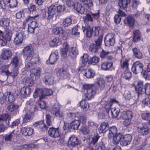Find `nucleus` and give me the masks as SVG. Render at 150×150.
<instances>
[{"label":"nucleus","mask_w":150,"mask_h":150,"mask_svg":"<svg viewBox=\"0 0 150 150\" xmlns=\"http://www.w3.org/2000/svg\"><path fill=\"white\" fill-rule=\"evenodd\" d=\"M33 96L34 98H36L38 96L39 97L38 106L41 109L47 110L46 101L43 100L47 96V88H36Z\"/></svg>","instance_id":"1"},{"label":"nucleus","mask_w":150,"mask_h":150,"mask_svg":"<svg viewBox=\"0 0 150 150\" xmlns=\"http://www.w3.org/2000/svg\"><path fill=\"white\" fill-rule=\"evenodd\" d=\"M12 35L13 32L10 29L5 30L4 34V33L3 35L0 38V43L1 46L6 45L7 42L11 40Z\"/></svg>","instance_id":"2"},{"label":"nucleus","mask_w":150,"mask_h":150,"mask_svg":"<svg viewBox=\"0 0 150 150\" xmlns=\"http://www.w3.org/2000/svg\"><path fill=\"white\" fill-rule=\"evenodd\" d=\"M33 49L32 45H27L23 50V55L27 60H31L34 55Z\"/></svg>","instance_id":"3"},{"label":"nucleus","mask_w":150,"mask_h":150,"mask_svg":"<svg viewBox=\"0 0 150 150\" xmlns=\"http://www.w3.org/2000/svg\"><path fill=\"white\" fill-rule=\"evenodd\" d=\"M144 65L143 63L139 61H137L132 64V71L133 73L137 74L142 73L143 70Z\"/></svg>","instance_id":"4"},{"label":"nucleus","mask_w":150,"mask_h":150,"mask_svg":"<svg viewBox=\"0 0 150 150\" xmlns=\"http://www.w3.org/2000/svg\"><path fill=\"white\" fill-rule=\"evenodd\" d=\"M19 105L14 103H11L7 106V109L11 114L15 116L19 113Z\"/></svg>","instance_id":"5"},{"label":"nucleus","mask_w":150,"mask_h":150,"mask_svg":"<svg viewBox=\"0 0 150 150\" xmlns=\"http://www.w3.org/2000/svg\"><path fill=\"white\" fill-rule=\"evenodd\" d=\"M115 35L112 33L107 34L105 38V43L106 46L108 47L114 45L115 43Z\"/></svg>","instance_id":"6"},{"label":"nucleus","mask_w":150,"mask_h":150,"mask_svg":"<svg viewBox=\"0 0 150 150\" xmlns=\"http://www.w3.org/2000/svg\"><path fill=\"white\" fill-rule=\"evenodd\" d=\"M20 96L25 98L29 97L32 92L31 89L28 86H24L20 88Z\"/></svg>","instance_id":"7"},{"label":"nucleus","mask_w":150,"mask_h":150,"mask_svg":"<svg viewBox=\"0 0 150 150\" xmlns=\"http://www.w3.org/2000/svg\"><path fill=\"white\" fill-rule=\"evenodd\" d=\"M12 55L11 50L8 49L3 48L2 50L1 56L3 60H8L11 58Z\"/></svg>","instance_id":"8"},{"label":"nucleus","mask_w":150,"mask_h":150,"mask_svg":"<svg viewBox=\"0 0 150 150\" xmlns=\"http://www.w3.org/2000/svg\"><path fill=\"white\" fill-rule=\"evenodd\" d=\"M57 75L63 79H67L69 76L68 71L64 67H62L58 70L57 72Z\"/></svg>","instance_id":"9"},{"label":"nucleus","mask_w":150,"mask_h":150,"mask_svg":"<svg viewBox=\"0 0 150 150\" xmlns=\"http://www.w3.org/2000/svg\"><path fill=\"white\" fill-rule=\"evenodd\" d=\"M34 132L33 129L28 127H22L21 131V133L25 136H30L34 133Z\"/></svg>","instance_id":"10"},{"label":"nucleus","mask_w":150,"mask_h":150,"mask_svg":"<svg viewBox=\"0 0 150 150\" xmlns=\"http://www.w3.org/2000/svg\"><path fill=\"white\" fill-rule=\"evenodd\" d=\"M82 30L84 33H85L86 37L90 38L93 34V30L92 27H90L88 24H86L85 25H82Z\"/></svg>","instance_id":"11"},{"label":"nucleus","mask_w":150,"mask_h":150,"mask_svg":"<svg viewBox=\"0 0 150 150\" xmlns=\"http://www.w3.org/2000/svg\"><path fill=\"white\" fill-rule=\"evenodd\" d=\"M33 126L35 127H37L40 130L43 132L47 129V126L45 124L44 120L35 122L33 124Z\"/></svg>","instance_id":"12"},{"label":"nucleus","mask_w":150,"mask_h":150,"mask_svg":"<svg viewBox=\"0 0 150 150\" xmlns=\"http://www.w3.org/2000/svg\"><path fill=\"white\" fill-rule=\"evenodd\" d=\"M60 107L59 104L58 103H56L53 106L52 110V113L54 115L56 116L59 117H62L63 115L60 112L59 110Z\"/></svg>","instance_id":"13"},{"label":"nucleus","mask_w":150,"mask_h":150,"mask_svg":"<svg viewBox=\"0 0 150 150\" xmlns=\"http://www.w3.org/2000/svg\"><path fill=\"white\" fill-rule=\"evenodd\" d=\"M132 139L131 135L127 134L123 136L122 141H121V145L123 146H127L130 143Z\"/></svg>","instance_id":"14"},{"label":"nucleus","mask_w":150,"mask_h":150,"mask_svg":"<svg viewBox=\"0 0 150 150\" xmlns=\"http://www.w3.org/2000/svg\"><path fill=\"white\" fill-rule=\"evenodd\" d=\"M30 76L29 77L33 81L37 80L40 78V70L33 69L32 71H30Z\"/></svg>","instance_id":"15"},{"label":"nucleus","mask_w":150,"mask_h":150,"mask_svg":"<svg viewBox=\"0 0 150 150\" xmlns=\"http://www.w3.org/2000/svg\"><path fill=\"white\" fill-rule=\"evenodd\" d=\"M69 143L73 147L80 144L81 141L79 140L77 137L74 135H72L69 139Z\"/></svg>","instance_id":"16"},{"label":"nucleus","mask_w":150,"mask_h":150,"mask_svg":"<svg viewBox=\"0 0 150 150\" xmlns=\"http://www.w3.org/2000/svg\"><path fill=\"white\" fill-rule=\"evenodd\" d=\"M10 23V19L8 18H2L0 20V26L4 28L5 30L9 29L8 28Z\"/></svg>","instance_id":"17"},{"label":"nucleus","mask_w":150,"mask_h":150,"mask_svg":"<svg viewBox=\"0 0 150 150\" xmlns=\"http://www.w3.org/2000/svg\"><path fill=\"white\" fill-rule=\"evenodd\" d=\"M23 39V36L22 33L21 32L17 33L14 40V42L15 45H17L21 44L22 43Z\"/></svg>","instance_id":"18"},{"label":"nucleus","mask_w":150,"mask_h":150,"mask_svg":"<svg viewBox=\"0 0 150 150\" xmlns=\"http://www.w3.org/2000/svg\"><path fill=\"white\" fill-rule=\"evenodd\" d=\"M48 134L51 137L54 138H57L60 135L59 130L53 127L50 128L48 131Z\"/></svg>","instance_id":"19"},{"label":"nucleus","mask_w":150,"mask_h":150,"mask_svg":"<svg viewBox=\"0 0 150 150\" xmlns=\"http://www.w3.org/2000/svg\"><path fill=\"white\" fill-rule=\"evenodd\" d=\"M133 116L132 112L130 111H124L121 112L120 117L123 119H132Z\"/></svg>","instance_id":"20"},{"label":"nucleus","mask_w":150,"mask_h":150,"mask_svg":"<svg viewBox=\"0 0 150 150\" xmlns=\"http://www.w3.org/2000/svg\"><path fill=\"white\" fill-rule=\"evenodd\" d=\"M33 115V113L30 111L28 110L26 112L25 114L23 117V120L22 123H27L31 119L32 116Z\"/></svg>","instance_id":"21"},{"label":"nucleus","mask_w":150,"mask_h":150,"mask_svg":"<svg viewBox=\"0 0 150 150\" xmlns=\"http://www.w3.org/2000/svg\"><path fill=\"white\" fill-rule=\"evenodd\" d=\"M133 56L138 59H141L142 57V54L139 49L138 47H135L132 48Z\"/></svg>","instance_id":"22"},{"label":"nucleus","mask_w":150,"mask_h":150,"mask_svg":"<svg viewBox=\"0 0 150 150\" xmlns=\"http://www.w3.org/2000/svg\"><path fill=\"white\" fill-rule=\"evenodd\" d=\"M83 96L84 100H89L92 99L95 95L96 92L93 90H89L88 91H86Z\"/></svg>","instance_id":"23"},{"label":"nucleus","mask_w":150,"mask_h":150,"mask_svg":"<svg viewBox=\"0 0 150 150\" xmlns=\"http://www.w3.org/2000/svg\"><path fill=\"white\" fill-rule=\"evenodd\" d=\"M73 7L78 13L81 14H83L85 12L84 8L82 6L80 3H75Z\"/></svg>","instance_id":"24"},{"label":"nucleus","mask_w":150,"mask_h":150,"mask_svg":"<svg viewBox=\"0 0 150 150\" xmlns=\"http://www.w3.org/2000/svg\"><path fill=\"white\" fill-rule=\"evenodd\" d=\"M129 60L125 59L122 60L120 62V68L122 71L129 69Z\"/></svg>","instance_id":"25"},{"label":"nucleus","mask_w":150,"mask_h":150,"mask_svg":"<svg viewBox=\"0 0 150 150\" xmlns=\"http://www.w3.org/2000/svg\"><path fill=\"white\" fill-rule=\"evenodd\" d=\"M109 125L107 123L103 122L101 124L98 130L100 133H105L108 129Z\"/></svg>","instance_id":"26"},{"label":"nucleus","mask_w":150,"mask_h":150,"mask_svg":"<svg viewBox=\"0 0 150 150\" xmlns=\"http://www.w3.org/2000/svg\"><path fill=\"white\" fill-rule=\"evenodd\" d=\"M109 133L108 134V137L111 139L115 135H116L117 132V129L116 127L112 126L108 128Z\"/></svg>","instance_id":"27"},{"label":"nucleus","mask_w":150,"mask_h":150,"mask_svg":"<svg viewBox=\"0 0 150 150\" xmlns=\"http://www.w3.org/2000/svg\"><path fill=\"white\" fill-rule=\"evenodd\" d=\"M83 74L88 78H93L95 75V72L92 69L88 68L86 71H83Z\"/></svg>","instance_id":"28"},{"label":"nucleus","mask_w":150,"mask_h":150,"mask_svg":"<svg viewBox=\"0 0 150 150\" xmlns=\"http://www.w3.org/2000/svg\"><path fill=\"white\" fill-rule=\"evenodd\" d=\"M134 18L130 16H127L124 20V23L130 27H132L134 25Z\"/></svg>","instance_id":"29"},{"label":"nucleus","mask_w":150,"mask_h":150,"mask_svg":"<svg viewBox=\"0 0 150 150\" xmlns=\"http://www.w3.org/2000/svg\"><path fill=\"white\" fill-rule=\"evenodd\" d=\"M121 76L124 79L129 80L132 76L131 73L129 71V69L122 71L121 73Z\"/></svg>","instance_id":"30"},{"label":"nucleus","mask_w":150,"mask_h":150,"mask_svg":"<svg viewBox=\"0 0 150 150\" xmlns=\"http://www.w3.org/2000/svg\"><path fill=\"white\" fill-rule=\"evenodd\" d=\"M69 46L68 43L66 42L64 43L63 47L61 49V54L64 57H65L67 55V53L69 50Z\"/></svg>","instance_id":"31"},{"label":"nucleus","mask_w":150,"mask_h":150,"mask_svg":"<svg viewBox=\"0 0 150 150\" xmlns=\"http://www.w3.org/2000/svg\"><path fill=\"white\" fill-rule=\"evenodd\" d=\"M39 16V15L38 14H35L34 15H30V16H28L26 17L23 21V25H25L28 22H29L30 23L33 20H36V19H35V18H37Z\"/></svg>","instance_id":"32"},{"label":"nucleus","mask_w":150,"mask_h":150,"mask_svg":"<svg viewBox=\"0 0 150 150\" xmlns=\"http://www.w3.org/2000/svg\"><path fill=\"white\" fill-rule=\"evenodd\" d=\"M30 61L31 60H27L26 59L25 66L24 69L26 71H30L31 70L32 71L33 69H35L33 68V63L30 62Z\"/></svg>","instance_id":"33"},{"label":"nucleus","mask_w":150,"mask_h":150,"mask_svg":"<svg viewBox=\"0 0 150 150\" xmlns=\"http://www.w3.org/2000/svg\"><path fill=\"white\" fill-rule=\"evenodd\" d=\"M56 9V6L53 5H52L49 7L48 10V17L49 19L53 18L54 14H55Z\"/></svg>","instance_id":"34"},{"label":"nucleus","mask_w":150,"mask_h":150,"mask_svg":"<svg viewBox=\"0 0 150 150\" xmlns=\"http://www.w3.org/2000/svg\"><path fill=\"white\" fill-rule=\"evenodd\" d=\"M113 142L114 144H117L120 142L121 144V141H122L123 135L119 133L118 134L115 135L114 136L112 137Z\"/></svg>","instance_id":"35"},{"label":"nucleus","mask_w":150,"mask_h":150,"mask_svg":"<svg viewBox=\"0 0 150 150\" xmlns=\"http://www.w3.org/2000/svg\"><path fill=\"white\" fill-rule=\"evenodd\" d=\"M130 2V0H119L118 4L120 8L124 9Z\"/></svg>","instance_id":"36"},{"label":"nucleus","mask_w":150,"mask_h":150,"mask_svg":"<svg viewBox=\"0 0 150 150\" xmlns=\"http://www.w3.org/2000/svg\"><path fill=\"white\" fill-rule=\"evenodd\" d=\"M143 81H140L138 82L135 89L136 92L139 94H141L142 92V90L143 89Z\"/></svg>","instance_id":"37"},{"label":"nucleus","mask_w":150,"mask_h":150,"mask_svg":"<svg viewBox=\"0 0 150 150\" xmlns=\"http://www.w3.org/2000/svg\"><path fill=\"white\" fill-rule=\"evenodd\" d=\"M138 132L142 135H144L147 134L149 131L148 127L146 125H144L141 127H138Z\"/></svg>","instance_id":"38"},{"label":"nucleus","mask_w":150,"mask_h":150,"mask_svg":"<svg viewBox=\"0 0 150 150\" xmlns=\"http://www.w3.org/2000/svg\"><path fill=\"white\" fill-rule=\"evenodd\" d=\"M80 125V121L79 120H75L70 123V127L74 130H76Z\"/></svg>","instance_id":"39"},{"label":"nucleus","mask_w":150,"mask_h":150,"mask_svg":"<svg viewBox=\"0 0 150 150\" xmlns=\"http://www.w3.org/2000/svg\"><path fill=\"white\" fill-rule=\"evenodd\" d=\"M141 38V35L139 30H136L133 32V41L137 42L139 41Z\"/></svg>","instance_id":"40"},{"label":"nucleus","mask_w":150,"mask_h":150,"mask_svg":"<svg viewBox=\"0 0 150 150\" xmlns=\"http://www.w3.org/2000/svg\"><path fill=\"white\" fill-rule=\"evenodd\" d=\"M58 58V56L55 53H52L49 58V60L50 64H53Z\"/></svg>","instance_id":"41"},{"label":"nucleus","mask_w":150,"mask_h":150,"mask_svg":"<svg viewBox=\"0 0 150 150\" xmlns=\"http://www.w3.org/2000/svg\"><path fill=\"white\" fill-rule=\"evenodd\" d=\"M17 3V0H6V3L7 4L8 7L10 8L16 7Z\"/></svg>","instance_id":"42"},{"label":"nucleus","mask_w":150,"mask_h":150,"mask_svg":"<svg viewBox=\"0 0 150 150\" xmlns=\"http://www.w3.org/2000/svg\"><path fill=\"white\" fill-rule=\"evenodd\" d=\"M111 116L112 118H116L118 116L120 112L118 108H111Z\"/></svg>","instance_id":"43"},{"label":"nucleus","mask_w":150,"mask_h":150,"mask_svg":"<svg viewBox=\"0 0 150 150\" xmlns=\"http://www.w3.org/2000/svg\"><path fill=\"white\" fill-rule=\"evenodd\" d=\"M95 84L98 87L103 89L105 87V81L101 79H97L96 80Z\"/></svg>","instance_id":"44"},{"label":"nucleus","mask_w":150,"mask_h":150,"mask_svg":"<svg viewBox=\"0 0 150 150\" xmlns=\"http://www.w3.org/2000/svg\"><path fill=\"white\" fill-rule=\"evenodd\" d=\"M112 66V63L111 62H105L103 63L101 65L102 69L105 70H109Z\"/></svg>","instance_id":"45"},{"label":"nucleus","mask_w":150,"mask_h":150,"mask_svg":"<svg viewBox=\"0 0 150 150\" xmlns=\"http://www.w3.org/2000/svg\"><path fill=\"white\" fill-rule=\"evenodd\" d=\"M36 7L35 5L33 4H30V7L28 8V13H29L30 15H34L36 14L37 12L36 10Z\"/></svg>","instance_id":"46"},{"label":"nucleus","mask_w":150,"mask_h":150,"mask_svg":"<svg viewBox=\"0 0 150 150\" xmlns=\"http://www.w3.org/2000/svg\"><path fill=\"white\" fill-rule=\"evenodd\" d=\"M7 96L6 93H0V104L3 105L4 104H7Z\"/></svg>","instance_id":"47"},{"label":"nucleus","mask_w":150,"mask_h":150,"mask_svg":"<svg viewBox=\"0 0 150 150\" xmlns=\"http://www.w3.org/2000/svg\"><path fill=\"white\" fill-rule=\"evenodd\" d=\"M6 96H7V104L8 103H14L13 101L15 100V99L13 93H11V92H8L6 93Z\"/></svg>","instance_id":"48"},{"label":"nucleus","mask_w":150,"mask_h":150,"mask_svg":"<svg viewBox=\"0 0 150 150\" xmlns=\"http://www.w3.org/2000/svg\"><path fill=\"white\" fill-rule=\"evenodd\" d=\"M52 32L56 35H62L64 33L63 29L62 27H56L52 30Z\"/></svg>","instance_id":"49"},{"label":"nucleus","mask_w":150,"mask_h":150,"mask_svg":"<svg viewBox=\"0 0 150 150\" xmlns=\"http://www.w3.org/2000/svg\"><path fill=\"white\" fill-rule=\"evenodd\" d=\"M69 50V55L71 57H75L78 54V50L75 47H72L70 48Z\"/></svg>","instance_id":"50"},{"label":"nucleus","mask_w":150,"mask_h":150,"mask_svg":"<svg viewBox=\"0 0 150 150\" xmlns=\"http://www.w3.org/2000/svg\"><path fill=\"white\" fill-rule=\"evenodd\" d=\"M60 43V42L59 39L57 38H54L50 42V45L51 47L57 46Z\"/></svg>","instance_id":"51"},{"label":"nucleus","mask_w":150,"mask_h":150,"mask_svg":"<svg viewBox=\"0 0 150 150\" xmlns=\"http://www.w3.org/2000/svg\"><path fill=\"white\" fill-rule=\"evenodd\" d=\"M11 63L13 67H17L19 64V60L18 57L16 56H14L12 58Z\"/></svg>","instance_id":"52"},{"label":"nucleus","mask_w":150,"mask_h":150,"mask_svg":"<svg viewBox=\"0 0 150 150\" xmlns=\"http://www.w3.org/2000/svg\"><path fill=\"white\" fill-rule=\"evenodd\" d=\"M47 34L45 33L42 34L41 36V41L40 43L41 45L44 46L46 45L47 42Z\"/></svg>","instance_id":"53"},{"label":"nucleus","mask_w":150,"mask_h":150,"mask_svg":"<svg viewBox=\"0 0 150 150\" xmlns=\"http://www.w3.org/2000/svg\"><path fill=\"white\" fill-rule=\"evenodd\" d=\"M25 85L28 87H32L34 85V81L30 79L29 77H27L25 80Z\"/></svg>","instance_id":"54"},{"label":"nucleus","mask_w":150,"mask_h":150,"mask_svg":"<svg viewBox=\"0 0 150 150\" xmlns=\"http://www.w3.org/2000/svg\"><path fill=\"white\" fill-rule=\"evenodd\" d=\"M99 47L96 44H91L89 50L92 52L95 53L98 51Z\"/></svg>","instance_id":"55"},{"label":"nucleus","mask_w":150,"mask_h":150,"mask_svg":"<svg viewBox=\"0 0 150 150\" xmlns=\"http://www.w3.org/2000/svg\"><path fill=\"white\" fill-rule=\"evenodd\" d=\"M18 68L17 67H14L12 68L11 71L10 72V76L13 78H15L17 76L18 74Z\"/></svg>","instance_id":"56"},{"label":"nucleus","mask_w":150,"mask_h":150,"mask_svg":"<svg viewBox=\"0 0 150 150\" xmlns=\"http://www.w3.org/2000/svg\"><path fill=\"white\" fill-rule=\"evenodd\" d=\"M86 64L82 63H81L79 67L78 68V70L79 71H81L83 73V71H86L88 68L86 65Z\"/></svg>","instance_id":"57"},{"label":"nucleus","mask_w":150,"mask_h":150,"mask_svg":"<svg viewBox=\"0 0 150 150\" xmlns=\"http://www.w3.org/2000/svg\"><path fill=\"white\" fill-rule=\"evenodd\" d=\"M116 101L114 100H112V101H109L105 103L104 107L108 113H109V109L111 107L112 105V103Z\"/></svg>","instance_id":"58"},{"label":"nucleus","mask_w":150,"mask_h":150,"mask_svg":"<svg viewBox=\"0 0 150 150\" xmlns=\"http://www.w3.org/2000/svg\"><path fill=\"white\" fill-rule=\"evenodd\" d=\"M83 21L84 22H87V21L92 22L93 21L92 16L90 14L87 13L86 15L83 17Z\"/></svg>","instance_id":"59"},{"label":"nucleus","mask_w":150,"mask_h":150,"mask_svg":"<svg viewBox=\"0 0 150 150\" xmlns=\"http://www.w3.org/2000/svg\"><path fill=\"white\" fill-rule=\"evenodd\" d=\"M99 58L98 57L94 56L90 59L89 62L93 65H95L99 61Z\"/></svg>","instance_id":"60"},{"label":"nucleus","mask_w":150,"mask_h":150,"mask_svg":"<svg viewBox=\"0 0 150 150\" xmlns=\"http://www.w3.org/2000/svg\"><path fill=\"white\" fill-rule=\"evenodd\" d=\"M80 29L79 26L77 25L75 26L72 29V34L74 35H79Z\"/></svg>","instance_id":"61"},{"label":"nucleus","mask_w":150,"mask_h":150,"mask_svg":"<svg viewBox=\"0 0 150 150\" xmlns=\"http://www.w3.org/2000/svg\"><path fill=\"white\" fill-rule=\"evenodd\" d=\"M144 89L145 93L150 96V83H146L144 86Z\"/></svg>","instance_id":"62"},{"label":"nucleus","mask_w":150,"mask_h":150,"mask_svg":"<svg viewBox=\"0 0 150 150\" xmlns=\"http://www.w3.org/2000/svg\"><path fill=\"white\" fill-rule=\"evenodd\" d=\"M71 19L70 18H67L64 20L63 23L64 27H67L71 24Z\"/></svg>","instance_id":"63"},{"label":"nucleus","mask_w":150,"mask_h":150,"mask_svg":"<svg viewBox=\"0 0 150 150\" xmlns=\"http://www.w3.org/2000/svg\"><path fill=\"white\" fill-rule=\"evenodd\" d=\"M142 103L144 105L147 106L150 108V98L148 97L143 99Z\"/></svg>","instance_id":"64"}]
</instances>
